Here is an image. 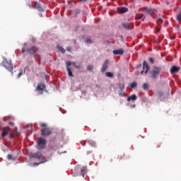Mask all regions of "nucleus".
<instances>
[{"mask_svg": "<svg viewBox=\"0 0 181 181\" xmlns=\"http://www.w3.org/2000/svg\"><path fill=\"white\" fill-rule=\"evenodd\" d=\"M28 52L30 54H35L37 52V47L33 46L28 48V44L25 43L23 47L22 48V53Z\"/></svg>", "mask_w": 181, "mask_h": 181, "instance_id": "f257e3e1", "label": "nucleus"}, {"mask_svg": "<svg viewBox=\"0 0 181 181\" xmlns=\"http://www.w3.org/2000/svg\"><path fill=\"white\" fill-rule=\"evenodd\" d=\"M2 66L6 69L8 71L12 73L13 70V65L12 64V61L6 59V58L4 59L2 62Z\"/></svg>", "mask_w": 181, "mask_h": 181, "instance_id": "f03ea898", "label": "nucleus"}, {"mask_svg": "<svg viewBox=\"0 0 181 181\" xmlns=\"http://www.w3.org/2000/svg\"><path fill=\"white\" fill-rule=\"evenodd\" d=\"M161 70L162 69H160V67L153 66L150 71V74L152 78H153L154 80H156V78H158V77H159V74H160Z\"/></svg>", "mask_w": 181, "mask_h": 181, "instance_id": "7ed1b4c3", "label": "nucleus"}, {"mask_svg": "<svg viewBox=\"0 0 181 181\" xmlns=\"http://www.w3.org/2000/svg\"><path fill=\"white\" fill-rule=\"evenodd\" d=\"M45 146H46V139L42 137H40L37 141V149H39L40 151L42 149H44Z\"/></svg>", "mask_w": 181, "mask_h": 181, "instance_id": "20e7f679", "label": "nucleus"}, {"mask_svg": "<svg viewBox=\"0 0 181 181\" xmlns=\"http://www.w3.org/2000/svg\"><path fill=\"white\" fill-rule=\"evenodd\" d=\"M52 134V130L47 127L41 129V135L42 136H49Z\"/></svg>", "mask_w": 181, "mask_h": 181, "instance_id": "39448f33", "label": "nucleus"}, {"mask_svg": "<svg viewBox=\"0 0 181 181\" xmlns=\"http://www.w3.org/2000/svg\"><path fill=\"white\" fill-rule=\"evenodd\" d=\"M32 158H34L35 159H38L39 160H43L45 159V157L43 155H42L41 153H34L32 154Z\"/></svg>", "mask_w": 181, "mask_h": 181, "instance_id": "423d86ee", "label": "nucleus"}, {"mask_svg": "<svg viewBox=\"0 0 181 181\" xmlns=\"http://www.w3.org/2000/svg\"><path fill=\"white\" fill-rule=\"evenodd\" d=\"M149 71V66H148V64H146V62H144L143 63V70L141 71V74H146L148 71Z\"/></svg>", "mask_w": 181, "mask_h": 181, "instance_id": "0eeeda50", "label": "nucleus"}, {"mask_svg": "<svg viewBox=\"0 0 181 181\" xmlns=\"http://www.w3.org/2000/svg\"><path fill=\"white\" fill-rule=\"evenodd\" d=\"M10 132H11V128H9V127H4L2 129L1 136L3 138H5V136H6V135H8V134H9Z\"/></svg>", "mask_w": 181, "mask_h": 181, "instance_id": "6e6552de", "label": "nucleus"}, {"mask_svg": "<svg viewBox=\"0 0 181 181\" xmlns=\"http://www.w3.org/2000/svg\"><path fill=\"white\" fill-rule=\"evenodd\" d=\"M33 8L34 9H37L40 12H43V8H42V6H40V4L35 1L33 4Z\"/></svg>", "mask_w": 181, "mask_h": 181, "instance_id": "1a4fd4ad", "label": "nucleus"}, {"mask_svg": "<svg viewBox=\"0 0 181 181\" xmlns=\"http://www.w3.org/2000/svg\"><path fill=\"white\" fill-rule=\"evenodd\" d=\"M110 63V61H108V59H106L103 64L102 65V68H101V72L102 73H105V70H107V69H108V64Z\"/></svg>", "mask_w": 181, "mask_h": 181, "instance_id": "9d476101", "label": "nucleus"}, {"mask_svg": "<svg viewBox=\"0 0 181 181\" xmlns=\"http://www.w3.org/2000/svg\"><path fill=\"white\" fill-rule=\"evenodd\" d=\"M71 66V62H66V70L68 71V74L69 77H74V75H73V72H71V69L69 68Z\"/></svg>", "mask_w": 181, "mask_h": 181, "instance_id": "9b49d317", "label": "nucleus"}, {"mask_svg": "<svg viewBox=\"0 0 181 181\" xmlns=\"http://www.w3.org/2000/svg\"><path fill=\"white\" fill-rule=\"evenodd\" d=\"M117 13H125L128 12V8L127 7H118L117 8Z\"/></svg>", "mask_w": 181, "mask_h": 181, "instance_id": "f8f14e48", "label": "nucleus"}, {"mask_svg": "<svg viewBox=\"0 0 181 181\" xmlns=\"http://www.w3.org/2000/svg\"><path fill=\"white\" fill-rule=\"evenodd\" d=\"M180 70V67L173 66L170 69V74H174V73H178Z\"/></svg>", "mask_w": 181, "mask_h": 181, "instance_id": "ddd939ff", "label": "nucleus"}, {"mask_svg": "<svg viewBox=\"0 0 181 181\" xmlns=\"http://www.w3.org/2000/svg\"><path fill=\"white\" fill-rule=\"evenodd\" d=\"M122 26L126 29V30H129V29H132V28L134 27V25H129V23H123L122 24Z\"/></svg>", "mask_w": 181, "mask_h": 181, "instance_id": "4468645a", "label": "nucleus"}, {"mask_svg": "<svg viewBox=\"0 0 181 181\" xmlns=\"http://www.w3.org/2000/svg\"><path fill=\"white\" fill-rule=\"evenodd\" d=\"M113 54H124V49H115V50H113Z\"/></svg>", "mask_w": 181, "mask_h": 181, "instance_id": "2eb2a0df", "label": "nucleus"}, {"mask_svg": "<svg viewBox=\"0 0 181 181\" xmlns=\"http://www.w3.org/2000/svg\"><path fill=\"white\" fill-rule=\"evenodd\" d=\"M37 90L39 91H43L45 90V85L43 83H40L37 86Z\"/></svg>", "mask_w": 181, "mask_h": 181, "instance_id": "dca6fc26", "label": "nucleus"}, {"mask_svg": "<svg viewBox=\"0 0 181 181\" xmlns=\"http://www.w3.org/2000/svg\"><path fill=\"white\" fill-rule=\"evenodd\" d=\"M87 173V167H82L81 169V175L84 177V175Z\"/></svg>", "mask_w": 181, "mask_h": 181, "instance_id": "f3484780", "label": "nucleus"}, {"mask_svg": "<svg viewBox=\"0 0 181 181\" xmlns=\"http://www.w3.org/2000/svg\"><path fill=\"white\" fill-rule=\"evenodd\" d=\"M146 13H155L156 10L155 8H145Z\"/></svg>", "mask_w": 181, "mask_h": 181, "instance_id": "a211bd4d", "label": "nucleus"}, {"mask_svg": "<svg viewBox=\"0 0 181 181\" xmlns=\"http://www.w3.org/2000/svg\"><path fill=\"white\" fill-rule=\"evenodd\" d=\"M136 98H137L136 95L134 94L127 98V101H131V100L135 101V100H136Z\"/></svg>", "mask_w": 181, "mask_h": 181, "instance_id": "6ab92c4d", "label": "nucleus"}, {"mask_svg": "<svg viewBox=\"0 0 181 181\" xmlns=\"http://www.w3.org/2000/svg\"><path fill=\"white\" fill-rule=\"evenodd\" d=\"M135 18L136 20H139V19H144V18H145V16H144V14H142V13H138L136 15Z\"/></svg>", "mask_w": 181, "mask_h": 181, "instance_id": "aec40b11", "label": "nucleus"}, {"mask_svg": "<svg viewBox=\"0 0 181 181\" xmlns=\"http://www.w3.org/2000/svg\"><path fill=\"white\" fill-rule=\"evenodd\" d=\"M87 142L90 145V146H92V147L95 146V141L93 140H88Z\"/></svg>", "mask_w": 181, "mask_h": 181, "instance_id": "412c9836", "label": "nucleus"}, {"mask_svg": "<svg viewBox=\"0 0 181 181\" xmlns=\"http://www.w3.org/2000/svg\"><path fill=\"white\" fill-rule=\"evenodd\" d=\"M105 75L107 77H110V78H112V77H114V74L111 72H107Z\"/></svg>", "mask_w": 181, "mask_h": 181, "instance_id": "4be33fe9", "label": "nucleus"}, {"mask_svg": "<svg viewBox=\"0 0 181 181\" xmlns=\"http://www.w3.org/2000/svg\"><path fill=\"white\" fill-rule=\"evenodd\" d=\"M142 88H144V90H148L149 89V85H148V83H144L142 85Z\"/></svg>", "mask_w": 181, "mask_h": 181, "instance_id": "5701e85b", "label": "nucleus"}, {"mask_svg": "<svg viewBox=\"0 0 181 181\" xmlns=\"http://www.w3.org/2000/svg\"><path fill=\"white\" fill-rule=\"evenodd\" d=\"M57 49L61 52V53H65L66 50H64V48L60 46H57Z\"/></svg>", "mask_w": 181, "mask_h": 181, "instance_id": "b1692460", "label": "nucleus"}, {"mask_svg": "<svg viewBox=\"0 0 181 181\" xmlns=\"http://www.w3.org/2000/svg\"><path fill=\"white\" fill-rule=\"evenodd\" d=\"M119 88L121 90V91H122V90H124V88H125V84L119 83Z\"/></svg>", "mask_w": 181, "mask_h": 181, "instance_id": "393cba45", "label": "nucleus"}, {"mask_svg": "<svg viewBox=\"0 0 181 181\" xmlns=\"http://www.w3.org/2000/svg\"><path fill=\"white\" fill-rule=\"evenodd\" d=\"M136 86H138V84L136 83V82H132L130 85L131 88H135V87H136Z\"/></svg>", "mask_w": 181, "mask_h": 181, "instance_id": "a878e982", "label": "nucleus"}, {"mask_svg": "<svg viewBox=\"0 0 181 181\" xmlns=\"http://www.w3.org/2000/svg\"><path fill=\"white\" fill-rule=\"evenodd\" d=\"M7 159H8V160H15V158H13V157H12V155H11V154H8V156H7Z\"/></svg>", "mask_w": 181, "mask_h": 181, "instance_id": "bb28decb", "label": "nucleus"}, {"mask_svg": "<svg viewBox=\"0 0 181 181\" xmlns=\"http://www.w3.org/2000/svg\"><path fill=\"white\" fill-rule=\"evenodd\" d=\"M93 66H91V65H88V66H87V70L88 71H93Z\"/></svg>", "mask_w": 181, "mask_h": 181, "instance_id": "cd10ccee", "label": "nucleus"}, {"mask_svg": "<svg viewBox=\"0 0 181 181\" xmlns=\"http://www.w3.org/2000/svg\"><path fill=\"white\" fill-rule=\"evenodd\" d=\"M177 21H181V11H180V12L177 15Z\"/></svg>", "mask_w": 181, "mask_h": 181, "instance_id": "c85d7f7f", "label": "nucleus"}, {"mask_svg": "<svg viewBox=\"0 0 181 181\" xmlns=\"http://www.w3.org/2000/svg\"><path fill=\"white\" fill-rule=\"evenodd\" d=\"M45 162H46V160H42V161H40V163H34V165L39 166V165H40V163H45Z\"/></svg>", "mask_w": 181, "mask_h": 181, "instance_id": "c756f323", "label": "nucleus"}, {"mask_svg": "<svg viewBox=\"0 0 181 181\" xmlns=\"http://www.w3.org/2000/svg\"><path fill=\"white\" fill-rule=\"evenodd\" d=\"M149 62H150V63H151V64H153V63H155V61L153 60V58H152V57L149 58Z\"/></svg>", "mask_w": 181, "mask_h": 181, "instance_id": "7c9ffc66", "label": "nucleus"}, {"mask_svg": "<svg viewBox=\"0 0 181 181\" xmlns=\"http://www.w3.org/2000/svg\"><path fill=\"white\" fill-rule=\"evenodd\" d=\"M23 74V72L21 71V72L18 73V78H19L22 77Z\"/></svg>", "mask_w": 181, "mask_h": 181, "instance_id": "2f4dec72", "label": "nucleus"}, {"mask_svg": "<svg viewBox=\"0 0 181 181\" xmlns=\"http://www.w3.org/2000/svg\"><path fill=\"white\" fill-rule=\"evenodd\" d=\"M86 43H93V42L91 41V40L90 38L86 39Z\"/></svg>", "mask_w": 181, "mask_h": 181, "instance_id": "473e14b6", "label": "nucleus"}, {"mask_svg": "<svg viewBox=\"0 0 181 181\" xmlns=\"http://www.w3.org/2000/svg\"><path fill=\"white\" fill-rule=\"evenodd\" d=\"M41 127L42 128H47L46 127H47V125L45 123H42Z\"/></svg>", "mask_w": 181, "mask_h": 181, "instance_id": "72a5a7b5", "label": "nucleus"}, {"mask_svg": "<svg viewBox=\"0 0 181 181\" xmlns=\"http://www.w3.org/2000/svg\"><path fill=\"white\" fill-rule=\"evenodd\" d=\"M86 142L87 141H81V145H82V146H84L86 145Z\"/></svg>", "mask_w": 181, "mask_h": 181, "instance_id": "f704fd0d", "label": "nucleus"}, {"mask_svg": "<svg viewBox=\"0 0 181 181\" xmlns=\"http://www.w3.org/2000/svg\"><path fill=\"white\" fill-rule=\"evenodd\" d=\"M67 52H71V48L70 47H68L66 48Z\"/></svg>", "mask_w": 181, "mask_h": 181, "instance_id": "c9c22d12", "label": "nucleus"}, {"mask_svg": "<svg viewBox=\"0 0 181 181\" xmlns=\"http://www.w3.org/2000/svg\"><path fill=\"white\" fill-rule=\"evenodd\" d=\"M71 64H72V66H76V62H71Z\"/></svg>", "mask_w": 181, "mask_h": 181, "instance_id": "e433bc0d", "label": "nucleus"}, {"mask_svg": "<svg viewBox=\"0 0 181 181\" xmlns=\"http://www.w3.org/2000/svg\"><path fill=\"white\" fill-rule=\"evenodd\" d=\"M80 2H87V0H80Z\"/></svg>", "mask_w": 181, "mask_h": 181, "instance_id": "4c0bfd02", "label": "nucleus"}, {"mask_svg": "<svg viewBox=\"0 0 181 181\" xmlns=\"http://www.w3.org/2000/svg\"><path fill=\"white\" fill-rule=\"evenodd\" d=\"M76 69H80V66L75 65Z\"/></svg>", "mask_w": 181, "mask_h": 181, "instance_id": "58836bf2", "label": "nucleus"}, {"mask_svg": "<svg viewBox=\"0 0 181 181\" xmlns=\"http://www.w3.org/2000/svg\"><path fill=\"white\" fill-rule=\"evenodd\" d=\"M28 6H29V8H30V9H32V8H33L32 5L29 4Z\"/></svg>", "mask_w": 181, "mask_h": 181, "instance_id": "ea45409f", "label": "nucleus"}, {"mask_svg": "<svg viewBox=\"0 0 181 181\" xmlns=\"http://www.w3.org/2000/svg\"><path fill=\"white\" fill-rule=\"evenodd\" d=\"M135 107H136L135 105H132V108H135Z\"/></svg>", "mask_w": 181, "mask_h": 181, "instance_id": "a19ab883", "label": "nucleus"}, {"mask_svg": "<svg viewBox=\"0 0 181 181\" xmlns=\"http://www.w3.org/2000/svg\"><path fill=\"white\" fill-rule=\"evenodd\" d=\"M27 127H29L30 128H32V125L31 124H28Z\"/></svg>", "mask_w": 181, "mask_h": 181, "instance_id": "79ce46f5", "label": "nucleus"}, {"mask_svg": "<svg viewBox=\"0 0 181 181\" xmlns=\"http://www.w3.org/2000/svg\"><path fill=\"white\" fill-rule=\"evenodd\" d=\"M9 125H13V123L10 122V123H9Z\"/></svg>", "mask_w": 181, "mask_h": 181, "instance_id": "37998d69", "label": "nucleus"}, {"mask_svg": "<svg viewBox=\"0 0 181 181\" xmlns=\"http://www.w3.org/2000/svg\"><path fill=\"white\" fill-rule=\"evenodd\" d=\"M40 16H42V13H40Z\"/></svg>", "mask_w": 181, "mask_h": 181, "instance_id": "c03bdc74", "label": "nucleus"}, {"mask_svg": "<svg viewBox=\"0 0 181 181\" xmlns=\"http://www.w3.org/2000/svg\"><path fill=\"white\" fill-rule=\"evenodd\" d=\"M160 22H162V20H160Z\"/></svg>", "mask_w": 181, "mask_h": 181, "instance_id": "a18cd8bd", "label": "nucleus"}]
</instances>
